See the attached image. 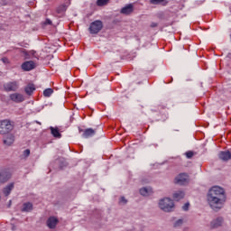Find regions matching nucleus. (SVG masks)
<instances>
[{"mask_svg":"<svg viewBox=\"0 0 231 231\" xmlns=\"http://www.w3.org/2000/svg\"><path fill=\"white\" fill-rule=\"evenodd\" d=\"M51 95H53V89L52 88H47L43 91V96L48 97H51Z\"/></svg>","mask_w":231,"mask_h":231,"instance_id":"b1692460","label":"nucleus"},{"mask_svg":"<svg viewBox=\"0 0 231 231\" xmlns=\"http://www.w3.org/2000/svg\"><path fill=\"white\" fill-rule=\"evenodd\" d=\"M109 3V0H97V6H106Z\"/></svg>","mask_w":231,"mask_h":231,"instance_id":"393cba45","label":"nucleus"},{"mask_svg":"<svg viewBox=\"0 0 231 231\" xmlns=\"http://www.w3.org/2000/svg\"><path fill=\"white\" fill-rule=\"evenodd\" d=\"M140 194L142 196H151V194H152V188H142L140 189Z\"/></svg>","mask_w":231,"mask_h":231,"instance_id":"aec40b11","label":"nucleus"},{"mask_svg":"<svg viewBox=\"0 0 231 231\" xmlns=\"http://www.w3.org/2000/svg\"><path fill=\"white\" fill-rule=\"evenodd\" d=\"M36 65L33 60L25 61L22 64V69L23 71H32V69H35Z\"/></svg>","mask_w":231,"mask_h":231,"instance_id":"1a4fd4ad","label":"nucleus"},{"mask_svg":"<svg viewBox=\"0 0 231 231\" xmlns=\"http://www.w3.org/2000/svg\"><path fill=\"white\" fill-rule=\"evenodd\" d=\"M32 210H33V204L31 202L23 203L22 212H32Z\"/></svg>","mask_w":231,"mask_h":231,"instance_id":"a211bd4d","label":"nucleus"},{"mask_svg":"<svg viewBox=\"0 0 231 231\" xmlns=\"http://www.w3.org/2000/svg\"><path fill=\"white\" fill-rule=\"evenodd\" d=\"M97 134V131H95L93 128H88L83 131V138H91L92 136H95Z\"/></svg>","mask_w":231,"mask_h":231,"instance_id":"f8f14e48","label":"nucleus"},{"mask_svg":"<svg viewBox=\"0 0 231 231\" xmlns=\"http://www.w3.org/2000/svg\"><path fill=\"white\" fill-rule=\"evenodd\" d=\"M15 142V135L14 134H6V135L3 139L4 145H6L7 147H10L11 145H14V143Z\"/></svg>","mask_w":231,"mask_h":231,"instance_id":"6e6552de","label":"nucleus"},{"mask_svg":"<svg viewBox=\"0 0 231 231\" xmlns=\"http://www.w3.org/2000/svg\"><path fill=\"white\" fill-rule=\"evenodd\" d=\"M151 5H162V6H167L169 1L167 0H150Z\"/></svg>","mask_w":231,"mask_h":231,"instance_id":"4be33fe9","label":"nucleus"},{"mask_svg":"<svg viewBox=\"0 0 231 231\" xmlns=\"http://www.w3.org/2000/svg\"><path fill=\"white\" fill-rule=\"evenodd\" d=\"M44 24H51V20L46 19Z\"/></svg>","mask_w":231,"mask_h":231,"instance_id":"473e14b6","label":"nucleus"},{"mask_svg":"<svg viewBox=\"0 0 231 231\" xmlns=\"http://www.w3.org/2000/svg\"><path fill=\"white\" fill-rule=\"evenodd\" d=\"M59 224V218L55 217H50L47 219V226L51 229H53L57 226V225Z\"/></svg>","mask_w":231,"mask_h":231,"instance_id":"9b49d317","label":"nucleus"},{"mask_svg":"<svg viewBox=\"0 0 231 231\" xmlns=\"http://www.w3.org/2000/svg\"><path fill=\"white\" fill-rule=\"evenodd\" d=\"M104 28V23L100 20H96L90 23V26L88 28V31L92 35H95L102 31Z\"/></svg>","mask_w":231,"mask_h":231,"instance_id":"20e7f679","label":"nucleus"},{"mask_svg":"<svg viewBox=\"0 0 231 231\" xmlns=\"http://www.w3.org/2000/svg\"><path fill=\"white\" fill-rule=\"evenodd\" d=\"M159 207L164 212H172L174 210V201L169 198L162 199L159 201Z\"/></svg>","mask_w":231,"mask_h":231,"instance_id":"f03ea898","label":"nucleus"},{"mask_svg":"<svg viewBox=\"0 0 231 231\" xmlns=\"http://www.w3.org/2000/svg\"><path fill=\"white\" fill-rule=\"evenodd\" d=\"M9 98L12 102L15 104H21V102H24V96L21 93H13L9 95Z\"/></svg>","mask_w":231,"mask_h":231,"instance_id":"0eeeda50","label":"nucleus"},{"mask_svg":"<svg viewBox=\"0 0 231 231\" xmlns=\"http://www.w3.org/2000/svg\"><path fill=\"white\" fill-rule=\"evenodd\" d=\"M223 217H219L217 219L213 220L210 224L211 228H219L223 225Z\"/></svg>","mask_w":231,"mask_h":231,"instance_id":"4468645a","label":"nucleus"},{"mask_svg":"<svg viewBox=\"0 0 231 231\" xmlns=\"http://www.w3.org/2000/svg\"><path fill=\"white\" fill-rule=\"evenodd\" d=\"M15 185L14 184V182L8 184L5 188L3 189V192L5 194V196L8 197L10 196V194L12 193V190H14Z\"/></svg>","mask_w":231,"mask_h":231,"instance_id":"2eb2a0df","label":"nucleus"},{"mask_svg":"<svg viewBox=\"0 0 231 231\" xmlns=\"http://www.w3.org/2000/svg\"><path fill=\"white\" fill-rule=\"evenodd\" d=\"M30 156V149H26L23 152V158H28Z\"/></svg>","mask_w":231,"mask_h":231,"instance_id":"bb28decb","label":"nucleus"},{"mask_svg":"<svg viewBox=\"0 0 231 231\" xmlns=\"http://www.w3.org/2000/svg\"><path fill=\"white\" fill-rule=\"evenodd\" d=\"M10 180V174L8 172L3 171H0V183H6Z\"/></svg>","mask_w":231,"mask_h":231,"instance_id":"dca6fc26","label":"nucleus"},{"mask_svg":"<svg viewBox=\"0 0 231 231\" xmlns=\"http://www.w3.org/2000/svg\"><path fill=\"white\" fill-rule=\"evenodd\" d=\"M189 207H190V204L189 203H186L183 207H182V210H189Z\"/></svg>","mask_w":231,"mask_h":231,"instance_id":"c756f323","label":"nucleus"},{"mask_svg":"<svg viewBox=\"0 0 231 231\" xmlns=\"http://www.w3.org/2000/svg\"><path fill=\"white\" fill-rule=\"evenodd\" d=\"M177 185H187L189 183V175L187 173H180L175 178Z\"/></svg>","mask_w":231,"mask_h":231,"instance_id":"423d86ee","label":"nucleus"},{"mask_svg":"<svg viewBox=\"0 0 231 231\" xmlns=\"http://www.w3.org/2000/svg\"><path fill=\"white\" fill-rule=\"evenodd\" d=\"M150 26H151V28H156V27H158V23H152Z\"/></svg>","mask_w":231,"mask_h":231,"instance_id":"2f4dec72","label":"nucleus"},{"mask_svg":"<svg viewBox=\"0 0 231 231\" xmlns=\"http://www.w3.org/2000/svg\"><path fill=\"white\" fill-rule=\"evenodd\" d=\"M185 198V192L183 191H177L173 194V199L175 201H180V199H183Z\"/></svg>","mask_w":231,"mask_h":231,"instance_id":"412c9836","label":"nucleus"},{"mask_svg":"<svg viewBox=\"0 0 231 231\" xmlns=\"http://www.w3.org/2000/svg\"><path fill=\"white\" fill-rule=\"evenodd\" d=\"M24 91L26 93V95H32L33 91H35V85H33L32 83H29L25 88Z\"/></svg>","mask_w":231,"mask_h":231,"instance_id":"6ab92c4d","label":"nucleus"},{"mask_svg":"<svg viewBox=\"0 0 231 231\" xmlns=\"http://www.w3.org/2000/svg\"><path fill=\"white\" fill-rule=\"evenodd\" d=\"M2 62H4V64H8V58H2Z\"/></svg>","mask_w":231,"mask_h":231,"instance_id":"7c9ffc66","label":"nucleus"},{"mask_svg":"<svg viewBox=\"0 0 231 231\" xmlns=\"http://www.w3.org/2000/svg\"><path fill=\"white\" fill-rule=\"evenodd\" d=\"M68 10V6L66 5H61L57 7L56 12L57 14H64Z\"/></svg>","mask_w":231,"mask_h":231,"instance_id":"5701e85b","label":"nucleus"},{"mask_svg":"<svg viewBox=\"0 0 231 231\" xmlns=\"http://www.w3.org/2000/svg\"><path fill=\"white\" fill-rule=\"evenodd\" d=\"M133 12H134V6L133 4H129L121 9L120 14H123V15H131Z\"/></svg>","mask_w":231,"mask_h":231,"instance_id":"9d476101","label":"nucleus"},{"mask_svg":"<svg viewBox=\"0 0 231 231\" xmlns=\"http://www.w3.org/2000/svg\"><path fill=\"white\" fill-rule=\"evenodd\" d=\"M20 88L19 81H9L4 85V89L7 93L18 91Z\"/></svg>","mask_w":231,"mask_h":231,"instance_id":"39448f33","label":"nucleus"},{"mask_svg":"<svg viewBox=\"0 0 231 231\" xmlns=\"http://www.w3.org/2000/svg\"><path fill=\"white\" fill-rule=\"evenodd\" d=\"M50 129H51V133L52 136H54V138H62V134L59 131L58 127L51 126Z\"/></svg>","mask_w":231,"mask_h":231,"instance_id":"f3484780","label":"nucleus"},{"mask_svg":"<svg viewBox=\"0 0 231 231\" xmlns=\"http://www.w3.org/2000/svg\"><path fill=\"white\" fill-rule=\"evenodd\" d=\"M82 131H83L82 129H79V133H82Z\"/></svg>","mask_w":231,"mask_h":231,"instance_id":"f704fd0d","label":"nucleus"},{"mask_svg":"<svg viewBox=\"0 0 231 231\" xmlns=\"http://www.w3.org/2000/svg\"><path fill=\"white\" fill-rule=\"evenodd\" d=\"M181 225H183V219H179L174 223V226H181Z\"/></svg>","mask_w":231,"mask_h":231,"instance_id":"cd10ccee","label":"nucleus"},{"mask_svg":"<svg viewBox=\"0 0 231 231\" xmlns=\"http://www.w3.org/2000/svg\"><path fill=\"white\" fill-rule=\"evenodd\" d=\"M162 109H165V106H161Z\"/></svg>","mask_w":231,"mask_h":231,"instance_id":"72a5a7b5","label":"nucleus"},{"mask_svg":"<svg viewBox=\"0 0 231 231\" xmlns=\"http://www.w3.org/2000/svg\"><path fill=\"white\" fill-rule=\"evenodd\" d=\"M192 156H194V152L189 151L186 152V158L190 159V158H192Z\"/></svg>","mask_w":231,"mask_h":231,"instance_id":"c85d7f7f","label":"nucleus"},{"mask_svg":"<svg viewBox=\"0 0 231 231\" xmlns=\"http://www.w3.org/2000/svg\"><path fill=\"white\" fill-rule=\"evenodd\" d=\"M127 199H126V198L125 197H120V199H119V205H127Z\"/></svg>","mask_w":231,"mask_h":231,"instance_id":"a878e982","label":"nucleus"},{"mask_svg":"<svg viewBox=\"0 0 231 231\" xmlns=\"http://www.w3.org/2000/svg\"><path fill=\"white\" fill-rule=\"evenodd\" d=\"M11 131H14V125L8 119L0 121V134H8Z\"/></svg>","mask_w":231,"mask_h":231,"instance_id":"7ed1b4c3","label":"nucleus"},{"mask_svg":"<svg viewBox=\"0 0 231 231\" xmlns=\"http://www.w3.org/2000/svg\"><path fill=\"white\" fill-rule=\"evenodd\" d=\"M218 158L220 160H223V162H228V160H231V153L229 151L220 152L218 154Z\"/></svg>","mask_w":231,"mask_h":231,"instance_id":"ddd939ff","label":"nucleus"},{"mask_svg":"<svg viewBox=\"0 0 231 231\" xmlns=\"http://www.w3.org/2000/svg\"><path fill=\"white\" fill-rule=\"evenodd\" d=\"M226 201L225 189L218 186L212 187L208 193V202L213 210H221Z\"/></svg>","mask_w":231,"mask_h":231,"instance_id":"f257e3e1","label":"nucleus"}]
</instances>
